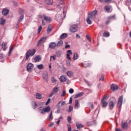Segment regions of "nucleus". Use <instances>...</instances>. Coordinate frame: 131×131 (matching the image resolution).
Returning a JSON list of instances; mask_svg holds the SVG:
<instances>
[{
	"instance_id": "obj_35",
	"label": "nucleus",
	"mask_w": 131,
	"mask_h": 131,
	"mask_svg": "<svg viewBox=\"0 0 131 131\" xmlns=\"http://www.w3.org/2000/svg\"><path fill=\"white\" fill-rule=\"evenodd\" d=\"M53 3V0H46V4L48 6L50 5H52Z\"/></svg>"
},
{
	"instance_id": "obj_33",
	"label": "nucleus",
	"mask_w": 131,
	"mask_h": 131,
	"mask_svg": "<svg viewBox=\"0 0 131 131\" xmlns=\"http://www.w3.org/2000/svg\"><path fill=\"white\" fill-rule=\"evenodd\" d=\"M6 20L3 18H0V25H5Z\"/></svg>"
},
{
	"instance_id": "obj_21",
	"label": "nucleus",
	"mask_w": 131,
	"mask_h": 131,
	"mask_svg": "<svg viewBox=\"0 0 131 131\" xmlns=\"http://www.w3.org/2000/svg\"><path fill=\"white\" fill-rule=\"evenodd\" d=\"M79 106V101H78V100H76L75 101V109H78Z\"/></svg>"
},
{
	"instance_id": "obj_46",
	"label": "nucleus",
	"mask_w": 131,
	"mask_h": 131,
	"mask_svg": "<svg viewBox=\"0 0 131 131\" xmlns=\"http://www.w3.org/2000/svg\"><path fill=\"white\" fill-rule=\"evenodd\" d=\"M42 43H43L42 41H41V40L40 39V40L38 41V42L37 43L36 46H37V47H39V46H40Z\"/></svg>"
},
{
	"instance_id": "obj_51",
	"label": "nucleus",
	"mask_w": 131,
	"mask_h": 131,
	"mask_svg": "<svg viewBox=\"0 0 131 131\" xmlns=\"http://www.w3.org/2000/svg\"><path fill=\"white\" fill-rule=\"evenodd\" d=\"M67 120L69 123H72V122H71V117H68Z\"/></svg>"
},
{
	"instance_id": "obj_42",
	"label": "nucleus",
	"mask_w": 131,
	"mask_h": 131,
	"mask_svg": "<svg viewBox=\"0 0 131 131\" xmlns=\"http://www.w3.org/2000/svg\"><path fill=\"white\" fill-rule=\"evenodd\" d=\"M38 69L39 70H41L43 69V64H41L37 66Z\"/></svg>"
},
{
	"instance_id": "obj_12",
	"label": "nucleus",
	"mask_w": 131,
	"mask_h": 131,
	"mask_svg": "<svg viewBox=\"0 0 131 131\" xmlns=\"http://www.w3.org/2000/svg\"><path fill=\"white\" fill-rule=\"evenodd\" d=\"M56 42H51L49 46V49H51L52 50H54L56 47Z\"/></svg>"
},
{
	"instance_id": "obj_6",
	"label": "nucleus",
	"mask_w": 131,
	"mask_h": 131,
	"mask_svg": "<svg viewBox=\"0 0 131 131\" xmlns=\"http://www.w3.org/2000/svg\"><path fill=\"white\" fill-rule=\"evenodd\" d=\"M123 102V97L120 96L118 101L117 103V106L119 107V108H120L122 106V103Z\"/></svg>"
},
{
	"instance_id": "obj_62",
	"label": "nucleus",
	"mask_w": 131,
	"mask_h": 131,
	"mask_svg": "<svg viewBox=\"0 0 131 131\" xmlns=\"http://www.w3.org/2000/svg\"><path fill=\"white\" fill-rule=\"evenodd\" d=\"M72 100H73L72 97H70L69 104H72Z\"/></svg>"
},
{
	"instance_id": "obj_34",
	"label": "nucleus",
	"mask_w": 131,
	"mask_h": 131,
	"mask_svg": "<svg viewBox=\"0 0 131 131\" xmlns=\"http://www.w3.org/2000/svg\"><path fill=\"white\" fill-rule=\"evenodd\" d=\"M13 50H14V47H13V46H12L10 48L9 51L8 52V56H9V57H10V56H11V54H12V52H13Z\"/></svg>"
},
{
	"instance_id": "obj_27",
	"label": "nucleus",
	"mask_w": 131,
	"mask_h": 131,
	"mask_svg": "<svg viewBox=\"0 0 131 131\" xmlns=\"http://www.w3.org/2000/svg\"><path fill=\"white\" fill-rule=\"evenodd\" d=\"M33 109H36L37 108V103L35 101H33L32 102Z\"/></svg>"
},
{
	"instance_id": "obj_10",
	"label": "nucleus",
	"mask_w": 131,
	"mask_h": 131,
	"mask_svg": "<svg viewBox=\"0 0 131 131\" xmlns=\"http://www.w3.org/2000/svg\"><path fill=\"white\" fill-rule=\"evenodd\" d=\"M67 79H68V78H67V76L65 75H61L59 77V80L61 82H65V81L67 80Z\"/></svg>"
},
{
	"instance_id": "obj_56",
	"label": "nucleus",
	"mask_w": 131,
	"mask_h": 131,
	"mask_svg": "<svg viewBox=\"0 0 131 131\" xmlns=\"http://www.w3.org/2000/svg\"><path fill=\"white\" fill-rule=\"evenodd\" d=\"M56 57H57V55H56L51 56V58H52V59H53V60H56Z\"/></svg>"
},
{
	"instance_id": "obj_39",
	"label": "nucleus",
	"mask_w": 131,
	"mask_h": 131,
	"mask_svg": "<svg viewBox=\"0 0 131 131\" xmlns=\"http://www.w3.org/2000/svg\"><path fill=\"white\" fill-rule=\"evenodd\" d=\"M108 20H115L116 17H115V15L110 16L107 18Z\"/></svg>"
},
{
	"instance_id": "obj_14",
	"label": "nucleus",
	"mask_w": 131,
	"mask_h": 131,
	"mask_svg": "<svg viewBox=\"0 0 131 131\" xmlns=\"http://www.w3.org/2000/svg\"><path fill=\"white\" fill-rule=\"evenodd\" d=\"M108 106L110 107V109L111 110H113V108H114V106H115V102L113 101H111L109 103Z\"/></svg>"
},
{
	"instance_id": "obj_55",
	"label": "nucleus",
	"mask_w": 131,
	"mask_h": 131,
	"mask_svg": "<svg viewBox=\"0 0 131 131\" xmlns=\"http://www.w3.org/2000/svg\"><path fill=\"white\" fill-rule=\"evenodd\" d=\"M50 102H51V98H49L47 101L46 102V105H49V103H50Z\"/></svg>"
},
{
	"instance_id": "obj_50",
	"label": "nucleus",
	"mask_w": 131,
	"mask_h": 131,
	"mask_svg": "<svg viewBox=\"0 0 131 131\" xmlns=\"http://www.w3.org/2000/svg\"><path fill=\"white\" fill-rule=\"evenodd\" d=\"M65 95H66V91L65 90H62V94L61 95V97H65Z\"/></svg>"
},
{
	"instance_id": "obj_40",
	"label": "nucleus",
	"mask_w": 131,
	"mask_h": 131,
	"mask_svg": "<svg viewBox=\"0 0 131 131\" xmlns=\"http://www.w3.org/2000/svg\"><path fill=\"white\" fill-rule=\"evenodd\" d=\"M5 55H4V54L1 53V56H0V59H1V62H4V60L5 59Z\"/></svg>"
},
{
	"instance_id": "obj_47",
	"label": "nucleus",
	"mask_w": 131,
	"mask_h": 131,
	"mask_svg": "<svg viewBox=\"0 0 131 131\" xmlns=\"http://www.w3.org/2000/svg\"><path fill=\"white\" fill-rule=\"evenodd\" d=\"M104 3L105 4H111V3H112V0H104Z\"/></svg>"
},
{
	"instance_id": "obj_57",
	"label": "nucleus",
	"mask_w": 131,
	"mask_h": 131,
	"mask_svg": "<svg viewBox=\"0 0 131 131\" xmlns=\"http://www.w3.org/2000/svg\"><path fill=\"white\" fill-rule=\"evenodd\" d=\"M67 58L69 59V60H71V57H70V54H67Z\"/></svg>"
},
{
	"instance_id": "obj_32",
	"label": "nucleus",
	"mask_w": 131,
	"mask_h": 131,
	"mask_svg": "<svg viewBox=\"0 0 131 131\" xmlns=\"http://www.w3.org/2000/svg\"><path fill=\"white\" fill-rule=\"evenodd\" d=\"M92 19H91V18L90 17V16H88V17L86 19V21L88 23V24L91 25L92 24Z\"/></svg>"
},
{
	"instance_id": "obj_48",
	"label": "nucleus",
	"mask_w": 131,
	"mask_h": 131,
	"mask_svg": "<svg viewBox=\"0 0 131 131\" xmlns=\"http://www.w3.org/2000/svg\"><path fill=\"white\" fill-rule=\"evenodd\" d=\"M100 81H104V75H102L99 78Z\"/></svg>"
},
{
	"instance_id": "obj_16",
	"label": "nucleus",
	"mask_w": 131,
	"mask_h": 131,
	"mask_svg": "<svg viewBox=\"0 0 131 131\" xmlns=\"http://www.w3.org/2000/svg\"><path fill=\"white\" fill-rule=\"evenodd\" d=\"M65 104H66V101H63L62 102V101H60L57 104V107H58V109H60V107H62L63 106H64V105H65Z\"/></svg>"
},
{
	"instance_id": "obj_8",
	"label": "nucleus",
	"mask_w": 131,
	"mask_h": 131,
	"mask_svg": "<svg viewBox=\"0 0 131 131\" xmlns=\"http://www.w3.org/2000/svg\"><path fill=\"white\" fill-rule=\"evenodd\" d=\"M121 126L123 129H128V124L127 122H122Z\"/></svg>"
},
{
	"instance_id": "obj_5",
	"label": "nucleus",
	"mask_w": 131,
	"mask_h": 131,
	"mask_svg": "<svg viewBox=\"0 0 131 131\" xmlns=\"http://www.w3.org/2000/svg\"><path fill=\"white\" fill-rule=\"evenodd\" d=\"M98 14V11L97 10H94L93 11L91 14H88V16L91 18V20H95L96 19V17Z\"/></svg>"
},
{
	"instance_id": "obj_7",
	"label": "nucleus",
	"mask_w": 131,
	"mask_h": 131,
	"mask_svg": "<svg viewBox=\"0 0 131 131\" xmlns=\"http://www.w3.org/2000/svg\"><path fill=\"white\" fill-rule=\"evenodd\" d=\"M119 87L118 85L115 84H112L111 85V90L113 91L114 92V91H117Z\"/></svg>"
},
{
	"instance_id": "obj_29",
	"label": "nucleus",
	"mask_w": 131,
	"mask_h": 131,
	"mask_svg": "<svg viewBox=\"0 0 131 131\" xmlns=\"http://www.w3.org/2000/svg\"><path fill=\"white\" fill-rule=\"evenodd\" d=\"M55 54L56 55V56L58 57V58H60L61 57V55H62V52L61 51H57L55 52Z\"/></svg>"
},
{
	"instance_id": "obj_13",
	"label": "nucleus",
	"mask_w": 131,
	"mask_h": 131,
	"mask_svg": "<svg viewBox=\"0 0 131 131\" xmlns=\"http://www.w3.org/2000/svg\"><path fill=\"white\" fill-rule=\"evenodd\" d=\"M81 65L82 67L86 68L87 67H91V66H92V63H88V62H83V63H81Z\"/></svg>"
},
{
	"instance_id": "obj_53",
	"label": "nucleus",
	"mask_w": 131,
	"mask_h": 131,
	"mask_svg": "<svg viewBox=\"0 0 131 131\" xmlns=\"http://www.w3.org/2000/svg\"><path fill=\"white\" fill-rule=\"evenodd\" d=\"M67 54L69 55H72V51L71 50H68L67 51Z\"/></svg>"
},
{
	"instance_id": "obj_24",
	"label": "nucleus",
	"mask_w": 131,
	"mask_h": 131,
	"mask_svg": "<svg viewBox=\"0 0 131 131\" xmlns=\"http://www.w3.org/2000/svg\"><path fill=\"white\" fill-rule=\"evenodd\" d=\"M79 58V55H78V54L77 53H75L73 56V59L74 60H77Z\"/></svg>"
},
{
	"instance_id": "obj_59",
	"label": "nucleus",
	"mask_w": 131,
	"mask_h": 131,
	"mask_svg": "<svg viewBox=\"0 0 131 131\" xmlns=\"http://www.w3.org/2000/svg\"><path fill=\"white\" fill-rule=\"evenodd\" d=\"M65 49H70V45H66L65 46Z\"/></svg>"
},
{
	"instance_id": "obj_30",
	"label": "nucleus",
	"mask_w": 131,
	"mask_h": 131,
	"mask_svg": "<svg viewBox=\"0 0 131 131\" xmlns=\"http://www.w3.org/2000/svg\"><path fill=\"white\" fill-rule=\"evenodd\" d=\"M47 38H48V37L43 36L40 39V40H41V41H42V43H43L46 42V40H47Z\"/></svg>"
},
{
	"instance_id": "obj_58",
	"label": "nucleus",
	"mask_w": 131,
	"mask_h": 131,
	"mask_svg": "<svg viewBox=\"0 0 131 131\" xmlns=\"http://www.w3.org/2000/svg\"><path fill=\"white\" fill-rule=\"evenodd\" d=\"M59 4H60V5H64V4H65L64 0H60Z\"/></svg>"
},
{
	"instance_id": "obj_43",
	"label": "nucleus",
	"mask_w": 131,
	"mask_h": 131,
	"mask_svg": "<svg viewBox=\"0 0 131 131\" xmlns=\"http://www.w3.org/2000/svg\"><path fill=\"white\" fill-rule=\"evenodd\" d=\"M83 93L81 92L80 93L77 94V95H75V98H78V97H81V96H83Z\"/></svg>"
},
{
	"instance_id": "obj_61",
	"label": "nucleus",
	"mask_w": 131,
	"mask_h": 131,
	"mask_svg": "<svg viewBox=\"0 0 131 131\" xmlns=\"http://www.w3.org/2000/svg\"><path fill=\"white\" fill-rule=\"evenodd\" d=\"M24 13V10L23 9L19 10V14H23Z\"/></svg>"
},
{
	"instance_id": "obj_4",
	"label": "nucleus",
	"mask_w": 131,
	"mask_h": 131,
	"mask_svg": "<svg viewBox=\"0 0 131 131\" xmlns=\"http://www.w3.org/2000/svg\"><path fill=\"white\" fill-rule=\"evenodd\" d=\"M109 98V96H105L103 98V99L101 100V104L102 106V108H106L107 106H108V102L106 101H107V99Z\"/></svg>"
},
{
	"instance_id": "obj_3",
	"label": "nucleus",
	"mask_w": 131,
	"mask_h": 131,
	"mask_svg": "<svg viewBox=\"0 0 131 131\" xmlns=\"http://www.w3.org/2000/svg\"><path fill=\"white\" fill-rule=\"evenodd\" d=\"M78 29V25L73 24L70 26L69 30L71 33H75Z\"/></svg>"
},
{
	"instance_id": "obj_60",
	"label": "nucleus",
	"mask_w": 131,
	"mask_h": 131,
	"mask_svg": "<svg viewBox=\"0 0 131 131\" xmlns=\"http://www.w3.org/2000/svg\"><path fill=\"white\" fill-rule=\"evenodd\" d=\"M52 82H56V79H55V78L54 77H53L52 78Z\"/></svg>"
},
{
	"instance_id": "obj_9",
	"label": "nucleus",
	"mask_w": 131,
	"mask_h": 131,
	"mask_svg": "<svg viewBox=\"0 0 131 131\" xmlns=\"http://www.w3.org/2000/svg\"><path fill=\"white\" fill-rule=\"evenodd\" d=\"M33 68V64L32 63H29L27 66V70L28 72H30L32 69Z\"/></svg>"
},
{
	"instance_id": "obj_15",
	"label": "nucleus",
	"mask_w": 131,
	"mask_h": 131,
	"mask_svg": "<svg viewBox=\"0 0 131 131\" xmlns=\"http://www.w3.org/2000/svg\"><path fill=\"white\" fill-rule=\"evenodd\" d=\"M111 9H112V7L110 5H107L104 7V10L107 13H111V11H112Z\"/></svg>"
},
{
	"instance_id": "obj_28",
	"label": "nucleus",
	"mask_w": 131,
	"mask_h": 131,
	"mask_svg": "<svg viewBox=\"0 0 131 131\" xmlns=\"http://www.w3.org/2000/svg\"><path fill=\"white\" fill-rule=\"evenodd\" d=\"M40 60H41V58L39 55H38L34 58V61L35 62H39Z\"/></svg>"
},
{
	"instance_id": "obj_63",
	"label": "nucleus",
	"mask_w": 131,
	"mask_h": 131,
	"mask_svg": "<svg viewBox=\"0 0 131 131\" xmlns=\"http://www.w3.org/2000/svg\"><path fill=\"white\" fill-rule=\"evenodd\" d=\"M52 125H54V122H51L49 124V127H51V126H52Z\"/></svg>"
},
{
	"instance_id": "obj_44",
	"label": "nucleus",
	"mask_w": 131,
	"mask_h": 131,
	"mask_svg": "<svg viewBox=\"0 0 131 131\" xmlns=\"http://www.w3.org/2000/svg\"><path fill=\"white\" fill-rule=\"evenodd\" d=\"M73 111V107L71 105L69 106V111H68V112L69 113H70V112H72Z\"/></svg>"
},
{
	"instance_id": "obj_25",
	"label": "nucleus",
	"mask_w": 131,
	"mask_h": 131,
	"mask_svg": "<svg viewBox=\"0 0 131 131\" xmlns=\"http://www.w3.org/2000/svg\"><path fill=\"white\" fill-rule=\"evenodd\" d=\"M35 97L37 100H41V98H42V96L40 93H36Z\"/></svg>"
},
{
	"instance_id": "obj_23",
	"label": "nucleus",
	"mask_w": 131,
	"mask_h": 131,
	"mask_svg": "<svg viewBox=\"0 0 131 131\" xmlns=\"http://www.w3.org/2000/svg\"><path fill=\"white\" fill-rule=\"evenodd\" d=\"M58 92H59V88H58L57 86H55L54 88H53L52 92L54 94H57Z\"/></svg>"
},
{
	"instance_id": "obj_52",
	"label": "nucleus",
	"mask_w": 131,
	"mask_h": 131,
	"mask_svg": "<svg viewBox=\"0 0 131 131\" xmlns=\"http://www.w3.org/2000/svg\"><path fill=\"white\" fill-rule=\"evenodd\" d=\"M67 126H68V131H71V126L70 125V124H67Z\"/></svg>"
},
{
	"instance_id": "obj_64",
	"label": "nucleus",
	"mask_w": 131,
	"mask_h": 131,
	"mask_svg": "<svg viewBox=\"0 0 131 131\" xmlns=\"http://www.w3.org/2000/svg\"><path fill=\"white\" fill-rule=\"evenodd\" d=\"M46 22L45 21V20L42 19V25L45 26V25H46Z\"/></svg>"
},
{
	"instance_id": "obj_17",
	"label": "nucleus",
	"mask_w": 131,
	"mask_h": 131,
	"mask_svg": "<svg viewBox=\"0 0 131 131\" xmlns=\"http://www.w3.org/2000/svg\"><path fill=\"white\" fill-rule=\"evenodd\" d=\"M7 42H3L2 44V48L3 50V51H6L7 49H8V47H7Z\"/></svg>"
},
{
	"instance_id": "obj_41",
	"label": "nucleus",
	"mask_w": 131,
	"mask_h": 131,
	"mask_svg": "<svg viewBox=\"0 0 131 131\" xmlns=\"http://www.w3.org/2000/svg\"><path fill=\"white\" fill-rule=\"evenodd\" d=\"M66 37H67V34L66 33H63L60 35V38L62 39L66 38Z\"/></svg>"
},
{
	"instance_id": "obj_19",
	"label": "nucleus",
	"mask_w": 131,
	"mask_h": 131,
	"mask_svg": "<svg viewBox=\"0 0 131 131\" xmlns=\"http://www.w3.org/2000/svg\"><path fill=\"white\" fill-rule=\"evenodd\" d=\"M43 78L44 80H45L46 82H48L49 80V75L48 74V73H45L43 75Z\"/></svg>"
},
{
	"instance_id": "obj_49",
	"label": "nucleus",
	"mask_w": 131,
	"mask_h": 131,
	"mask_svg": "<svg viewBox=\"0 0 131 131\" xmlns=\"http://www.w3.org/2000/svg\"><path fill=\"white\" fill-rule=\"evenodd\" d=\"M42 29V27H41V26H40L38 28V34L40 33V32L41 31Z\"/></svg>"
},
{
	"instance_id": "obj_1",
	"label": "nucleus",
	"mask_w": 131,
	"mask_h": 131,
	"mask_svg": "<svg viewBox=\"0 0 131 131\" xmlns=\"http://www.w3.org/2000/svg\"><path fill=\"white\" fill-rule=\"evenodd\" d=\"M38 112H40L41 114H45V113H49L51 111V107L50 106H47L45 108L40 106L38 108Z\"/></svg>"
},
{
	"instance_id": "obj_18",
	"label": "nucleus",
	"mask_w": 131,
	"mask_h": 131,
	"mask_svg": "<svg viewBox=\"0 0 131 131\" xmlns=\"http://www.w3.org/2000/svg\"><path fill=\"white\" fill-rule=\"evenodd\" d=\"M9 10L5 8L2 11V14L3 15H4V16H7V15L9 14Z\"/></svg>"
},
{
	"instance_id": "obj_37",
	"label": "nucleus",
	"mask_w": 131,
	"mask_h": 131,
	"mask_svg": "<svg viewBox=\"0 0 131 131\" xmlns=\"http://www.w3.org/2000/svg\"><path fill=\"white\" fill-rule=\"evenodd\" d=\"M103 36H104V37H109V36H110V33H108V32H104L103 33Z\"/></svg>"
},
{
	"instance_id": "obj_45",
	"label": "nucleus",
	"mask_w": 131,
	"mask_h": 131,
	"mask_svg": "<svg viewBox=\"0 0 131 131\" xmlns=\"http://www.w3.org/2000/svg\"><path fill=\"white\" fill-rule=\"evenodd\" d=\"M85 37L88 40H89V42H91L92 41V39H91V37H90V35H86Z\"/></svg>"
},
{
	"instance_id": "obj_36",
	"label": "nucleus",
	"mask_w": 131,
	"mask_h": 131,
	"mask_svg": "<svg viewBox=\"0 0 131 131\" xmlns=\"http://www.w3.org/2000/svg\"><path fill=\"white\" fill-rule=\"evenodd\" d=\"M24 18V15L21 14V15H20V16L19 17V18H18V23H20V22H22V21H23Z\"/></svg>"
},
{
	"instance_id": "obj_2",
	"label": "nucleus",
	"mask_w": 131,
	"mask_h": 131,
	"mask_svg": "<svg viewBox=\"0 0 131 131\" xmlns=\"http://www.w3.org/2000/svg\"><path fill=\"white\" fill-rule=\"evenodd\" d=\"M36 52V50L35 49L29 50L26 53V61H27L29 59V57H32L35 54Z\"/></svg>"
},
{
	"instance_id": "obj_26",
	"label": "nucleus",
	"mask_w": 131,
	"mask_h": 131,
	"mask_svg": "<svg viewBox=\"0 0 131 131\" xmlns=\"http://www.w3.org/2000/svg\"><path fill=\"white\" fill-rule=\"evenodd\" d=\"M67 75H68L69 77H72V76H73V72L71 71L67 72Z\"/></svg>"
},
{
	"instance_id": "obj_31",
	"label": "nucleus",
	"mask_w": 131,
	"mask_h": 131,
	"mask_svg": "<svg viewBox=\"0 0 131 131\" xmlns=\"http://www.w3.org/2000/svg\"><path fill=\"white\" fill-rule=\"evenodd\" d=\"M61 46H63V40H62L58 41L56 44L57 47H61Z\"/></svg>"
},
{
	"instance_id": "obj_22",
	"label": "nucleus",
	"mask_w": 131,
	"mask_h": 131,
	"mask_svg": "<svg viewBox=\"0 0 131 131\" xmlns=\"http://www.w3.org/2000/svg\"><path fill=\"white\" fill-rule=\"evenodd\" d=\"M53 30V26H52V25H49L47 29V33L49 34L51 31Z\"/></svg>"
},
{
	"instance_id": "obj_54",
	"label": "nucleus",
	"mask_w": 131,
	"mask_h": 131,
	"mask_svg": "<svg viewBox=\"0 0 131 131\" xmlns=\"http://www.w3.org/2000/svg\"><path fill=\"white\" fill-rule=\"evenodd\" d=\"M69 94H72L73 93H74V90L72 89H70L69 91Z\"/></svg>"
},
{
	"instance_id": "obj_11",
	"label": "nucleus",
	"mask_w": 131,
	"mask_h": 131,
	"mask_svg": "<svg viewBox=\"0 0 131 131\" xmlns=\"http://www.w3.org/2000/svg\"><path fill=\"white\" fill-rule=\"evenodd\" d=\"M43 18L44 20L48 23H50V22L52 21V18L47 16L46 14H43Z\"/></svg>"
},
{
	"instance_id": "obj_20",
	"label": "nucleus",
	"mask_w": 131,
	"mask_h": 131,
	"mask_svg": "<svg viewBox=\"0 0 131 131\" xmlns=\"http://www.w3.org/2000/svg\"><path fill=\"white\" fill-rule=\"evenodd\" d=\"M76 125L78 129H80V128H82V127H83V125L78 122L76 123Z\"/></svg>"
},
{
	"instance_id": "obj_38",
	"label": "nucleus",
	"mask_w": 131,
	"mask_h": 131,
	"mask_svg": "<svg viewBox=\"0 0 131 131\" xmlns=\"http://www.w3.org/2000/svg\"><path fill=\"white\" fill-rule=\"evenodd\" d=\"M48 118H49V120H50V121L53 120V113H52V112H51L49 114Z\"/></svg>"
}]
</instances>
